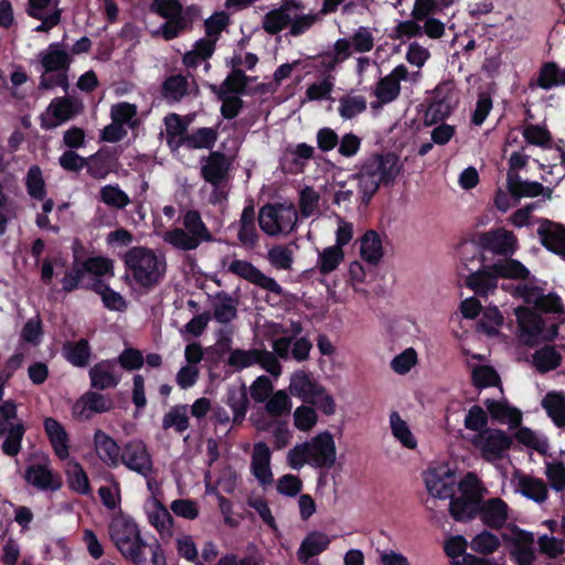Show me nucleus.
Wrapping results in <instances>:
<instances>
[{"mask_svg":"<svg viewBox=\"0 0 565 565\" xmlns=\"http://www.w3.org/2000/svg\"><path fill=\"white\" fill-rule=\"evenodd\" d=\"M25 481L43 491H56L62 487L61 478L55 476L47 465L34 463L24 471Z\"/></svg>","mask_w":565,"mask_h":565,"instance_id":"4be33fe9","label":"nucleus"},{"mask_svg":"<svg viewBox=\"0 0 565 565\" xmlns=\"http://www.w3.org/2000/svg\"><path fill=\"white\" fill-rule=\"evenodd\" d=\"M466 286L479 297H488L498 288V277L489 269V265H482L478 270L466 277Z\"/></svg>","mask_w":565,"mask_h":565,"instance_id":"c85d7f7f","label":"nucleus"},{"mask_svg":"<svg viewBox=\"0 0 565 565\" xmlns=\"http://www.w3.org/2000/svg\"><path fill=\"white\" fill-rule=\"evenodd\" d=\"M536 232L542 246L565 260V225L542 218Z\"/></svg>","mask_w":565,"mask_h":565,"instance_id":"f3484780","label":"nucleus"},{"mask_svg":"<svg viewBox=\"0 0 565 565\" xmlns=\"http://www.w3.org/2000/svg\"><path fill=\"white\" fill-rule=\"evenodd\" d=\"M109 535L121 555L135 565H167L161 545L157 541L147 545L131 518H114L109 524Z\"/></svg>","mask_w":565,"mask_h":565,"instance_id":"f257e3e1","label":"nucleus"},{"mask_svg":"<svg viewBox=\"0 0 565 565\" xmlns=\"http://www.w3.org/2000/svg\"><path fill=\"white\" fill-rule=\"evenodd\" d=\"M518 490L523 497L536 503H543L548 498L547 484L542 479L530 475H518Z\"/></svg>","mask_w":565,"mask_h":565,"instance_id":"72a5a7b5","label":"nucleus"},{"mask_svg":"<svg viewBox=\"0 0 565 565\" xmlns=\"http://www.w3.org/2000/svg\"><path fill=\"white\" fill-rule=\"evenodd\" d=\"M148 520L160 533L170 532L174 522L172 514L159 501L156 502L154 510L148 514Z\"/></svg>","mask_w":565,"mask_h":565,"instance_id":"69168bd1","label":"nucleus"},{"mask_svg":"<svg viewBox=\"0 0 565 565\" xmlns=\"http://www.w3.org/2000/svg\"><path fill=\"white\" fill-rule=\"evenodd\" d=\"M344 259V252L339 246L324 248L318 255V269L321 275L334 271Z\"/></svg>","mask_w":565,"mask_h":565,"instance_id":"3c124183","label":"nucleus"},{"mask_svg":"<svg viewBox=\"0 0 565 565\" xmlns=\"http://www.w3.org/2000/svg\"><path fill=\"white\" fill-rule=\"evenodd\" d=\"M508 504L500 498L489 499L480 503L478 516L482 523L493 530H500L508 521Z\"/></svg>","mask_w":565,"mask_h":565,"instance_id":"393cba45","label":"nucleus"},{"mask_svg":"<svg viewBox=\"0 0 565 565\" xmlns=\"http://www.w3.org/2000/svg\"><path fill=\"white\" fill-rule=\"evenodd\" d=\"M218 138V127H201L185 136L186 149L212 150Z\"/></svg>","mask_w":565,"mask_h":565,"instance_id":"ea45409f","label":"nucleus"},{"mask_svg":"<svg viewBox=\"0 0 565 565\" xmlns=\"http://www.w3.org/2000/svg\"><path fill=\"white\" fill-rule=\"evenodd\" d=\"M25 188L28 194L36 200L43 201L46 196L45 181L42 174V170L39 166L33 164L29 168L25 178Z\"/></svg>","mask_w":565,"mask_h":565,"instance_id":"8fccbe9b","label":"nucleus"},{"mask_svg":"<svg viewBox=\"0 0 565 565\" xmlns=\"http://www.w3.org/2000/svg\"><path fill=\"white\" fill-rule=\"evenodd\" d=\"M271 452L264 441L254 445L250 462V471L262 486H268L273 482V472L270 469Z\"/></svg>","mask_w":565,"mask_h":565,"instance_id":"5701e85b","label":"nucleus"},{"mask_svg":"<svg viewBox=\"0 0 565 565\" xmlns=\"http://www.w3.org/2000/svg\"><path fill=\"white\" fill-rule=\"evenodd\" d=\"M120 462L131 471L148 478L153 472V462L147 445L142 440H130L125 444Z\"/></svg>","mask_w":565,"mask_h":565,"instance_id":"4468645a","label":"nucleus"},{"mask_svg":"<svg viewBox=\"0 0 565 565\" xmlns=\"http://www.w3.org/2000/svg\"><path fill=\"white\" fill-rule=\"evenodd\" d=\"M184 228L175 227L166 233L164 241L181 250H194L202 243L213 242L214 236L196 210H188L183 215Z\"/></svg>","mask_w":565,"mask_h":565,"instance_id":"20e7f679","label":"nucleus"},{"mask_svg":"<svg viewBox=\"0 0 565 565\" xmlns=\"http://www.w3.org/2000/svg\"><path fill=\"white\" fill-rule=\"evenodd\" d=\"M82 110L81 100L66 96L56 97L50 103L46 113L40 116V126L45 130L54 129L74 118Z\"/></svg>","mask_w":565,"mask_h":565,"instance_id":"f8f14e48","label":"nucleus"},{"mask_svg":"<svg viewBox=\"0 0 565 565\" xmlns=\"http://www.w3.org/2000/svg\"><path fill=\"white\" fill-rule=\"evenodd\" d=\"M218 100H222L221 115L224 119L232 120L236 118L243 109L244 102L237 95H228L225 92H213Z\"/></svg>","mask_w":565,"mask_h":565,"instance_id":"0e129e2a","label":"nucleus"},{"mask_svg":"<svg viewBox=\"0 0 565 565\" xmlns=\"http://www.w3.org/2000/svg\"><path fill=\"white\" fill-rule=\"evenodd\" d=\"M401 93V84L392 81L387 75L382 77L375 88V96L382 104H388L395 100Z\"/></svg>","mask_w":565,"mask_h":565,"instance_id":"338daca9","label":"nucleus"},{"mask_svg":"<svg viewBox=\"0 0 565 565\" xmlns=\"http://www.w3.org/2000/svg\"><path fill=\"white\" fill-rule=\"evenodd\" d=\"M87 174L95 180H104L113 172L118 163L116 149L103 147L86 158Z\"/></svg>","mask_w":565,"mask_h":565,"instance_id":"6ab92c4d","label":"nucleus"},{"mask_svg":"<svg viewBox=\"0 0 565 565\" xmlns=\"http://www.w3.org/2000/svg\"><path fill=\"white\" fill-rule=\"evenodd\" d=\"M401 170L399 158L393 152L384 154L375 152L364 158L359 166V171L351 175L358 181L361 203L369 205L380 185L393 184Z\"/></svg>","mask_w":565,"mask_h":565,"instance_id":"f03ea898","label":"nucleus"},{"mask_svg":"<svg viewBox=\"0 0 565 565\" xmlns=\"http://www.w3.org/2000/svg\"><path fill=\"white\" fill-rule=\"evenodd\" d=\"M514 438L518 443L524 445L527 448H531L537 451L542 456H546L550 445L547 438L539 437L534 430L529 427H520L514 434Z\"/></svg>","mask_w":565,"mask_h":565,"instance_id":"603ef678","label":"nucleus"},{"mask_svg":"<svg viewBox=\"0 0 565 565\" xmlns=\"http://www.w3.org/2000/svg\"><path fill=\"white\" fill-rule=\"evenodd\" d=\"M500 545V539L488 530H483L477 534L470 543V547L481 555L493 554Z\"/></svg>","mask_w":565,"mask_h":565,"instance_id":"13d9d810","label":"nucleus"},{"mask_svg":"<svg viewBox=\"0 0 565 565\" xmlns=\"http://www.w3.org/2000/svg\"><path fill=\"white\" fill-rule=\"evenodd\" d=\"M483 404L493 420L500 424H508L510 428H518L521 425V411L511 406L508 401L487 398Z\"/></svg>","mask_w":565,"mask_h":565,"instance_id":"bb28decb","label":"nucleus"},{"mask_svg":"<svg viewBox=\"0 0 565 565\" xmlns=\"http://www.w3.org/2000/svg\"><path fill=\"white\" fill-rule=\"evenodd\" d=\"M541 405L556 427H565V393L563 391L547 392Z\"/></svg>","mask_w":565,"mask_h":565,"instance_id":"f704fd0d","label":"nucleus"},{"mask_svg":"<svg viewBox=\"0 0 565 565\" xmlns=\"http://www.w3.org/2000/svg\"><path fill=\"white\" fill-rule=\"evenodd\" d=\"M390 425L393 436L407 449H415L417 440L411 431L407 423L399 416L397 412L390 415Z\"/></svg>","mask_w":565,"mask_h":565,"instance_id":"a18cd8bd","label":"nucleus"},{"mask_svg":"<svg viewBox=\"0 0 565 565\" xmlns=\"http://www.w3.org/2000/svg\"><path fill=\"white\" fill-rule=\"evenodd\" d=\"M426 487L428 492L438 499H452L455 498V479L452 473H447V478L431 477L426 479Z\"/></svg>","mask_w":565,"mask_h":565,"instance_id":"de8ad7c7","label":"nucleus"},{"mask_svg":"<svg viewBox=\"0 0 565 565\" xmlns=\"http://www.w3.org/2000/svg\"><path fill=\"white\" fill-rule=\"evenodd\" d=\"M545 476L556 492L565 490V466L562 461L546 462Z\"/></svg>","mask_w":565,"mask_h":565,"instance_id":"774afa93","label":"nucleus"},{"mask_svg":"<svg viewBox=\"0 0 565 565\" xmlns=\"http://www.w3.org/2000/svg\"><path fill=\"white\" fill-rule=\"evenodd\" d=\"M66 476L68 486L73 491L79 494H87L90 492L88 476L79 462L75 460L70 461Z\"/></svg>","mask_w":565,"mask_h":565,"instance_id":"49530a36","label":"nucleus"},{"mask_svg":"<svg viewBox=\"0 0 565 565\" xmlns=\"http://www.w3.org/2000/svg\"><path fill=\"white\" fill-rule=\"evenodd\" d=\"M510 533L502 534L504 547L515 565H534L536 561L534 533L516 524L509 527Z\"/></svg>","mask_w":565,"mask_h":565,"instance_id":"6e6552de","label":"nucleus"},{"mask_svg":"<svg viewBox=\"0 0 565 565\" xmlns=\"http://www.w3.org/2000/svg\"><path fill=\"white\" fill-rule=\"evenodd\" d=\"M512 444L513 438L498 428L484 429L472 439V445L481 451L482 458L489 462L502 460Z\"/></svg>","mask_w":565,"mask_h":565,"instance_id":"9d476101","label":"nucleus"},{"mask_svg":"<svg viewBox=\"0 0 565 565\" xmlns=\"http://www.w3.org/2000/svg\"><path fill=\"white\" fill-rule=\"evenodd\" d=\"M227 271L277 296L282 295V287L274 278L266 276L248 260H232L227 266Z\"/></svg>","mask_w":565,"mask_h":565,"instance_id":"2eb2a0df","label":"nucleus"},{"mask_svg":"<svg viewBox=\"0 0 565 565\" xmlns=\"http://www.w3.org/2000/svg\"><path fill=\"white\" fill-rule=\"evenodd\" d=\"M99 201L117 210H122L130 204V198L118 184L102 186L99 190Z\"/></svg>","mask_w":565,"mask_h":565,"instance_id":"09e8293b","label":"nucleus"},{"mask_svg":"<svg viewBox=\"0 0 565 565\" xmlns=\"http://www.w3.org/2000/svg\"><path fill=\"white\" fill-rule=\"evenodd\" d=\"M277 203H267L259 209V227L269 236H275L281 233V227L277 225Z\"/></svg>","mask_w":565,"mask_h":565,"instance_id":"6e6d98bb","label":"nucleus"},{"mask_svg":"<svg viewBox=\"0 0 565 565\" xmlns=\"http://www.w3.org/2000/svg\"><path fill=\"white\" fill-rule=\"evenodd\" d=\"M260 349H234L227 359V364L235 371H242L253 365H258Z\"/></svg>","mask_w":565,"mask_h":565,"instance_id":"5fc2aeb1","label":"nucleus"},{"mask_svg":"<svg viewBox=\"0 0 565 565\" xmlns=\"http://www.w3.org/2000/svg\"><path fill=\"white\" fill-rule=\"evenodd\" d=\"M85 265L83 260H79L78 257H74V262L72 267L65 271L64 277L61 280L62 290L66 294H70L76 289H84L85 285L83 279L87 271L84 269Z\"/></svg>","mask_w":565,"mask_h":565,"instance_id":"c03bdc74","label":"nucleus"},{"mask_svg":"<svg viewBox=\"0 0 565 565\" xmlns=\"http://www.w3.org/2000/svg\"><path fill=\"white\" fill-rule=\"evenodd\" d=\"M26 427L18 418V407L13 399L0 404V437H4L1 449L9 457L19 455Z\"/></svg>","mask_w":565,"mask_h":565,"instance_id":"423d86ee","label":"nucleus"},{"mask_svg":"<svg viewBox=\"0 0 565 565\" xmlns=\"http://www.w3.org/2000/svg\"><path fill=\"white\" fill-rule=\"evenodd\" d=\"M507 189L510 195L520 201L522 198H536L544 191L537 181L522 180L519 173H507Z\"/></svg>","mask_w":565,"mask_h":565,"instance_id":"473e14b6","label":"nucleus"},{"mask_svg":"<svg viewBox=\"0 0 565 565\" xmlns=\"http://www.w3.org/2000/svg\"><path fill=\"white\" fill-rule=\"evenodd\" d=\"M360 254L363 260L370 265H377L383 257V246L379 233L369 230L360 242Z\"/></svg>","mask_w":565,"mask_h":565,"instance_id":"c9c22d12","label":"nucleus"},{"mask_svg":"<svg viewBox=\"0 0 565 565\" xmlns=\"http://www.w3.org/2000/svg\"><path fill=\"white\" fill-rule=\"evenodd\" d=\"M125 371L131 372L140 370L145 364V356L139 349L125 348L117 358L110 359Z\"/></svg>","mask_w":565,"mask_h":565,"instance_id":"bf43d9fd","label":"nucleus"},{"mask_svg":"<svg viewBox=\"0 0 565 565\" xmlns=\"http://www.w3.org/2000/svg\"><path fill=\"white\" fill-rule=\"evenodd\" d=\"M291 22L289 13H282V10L273 9L263 18V29L270 35L281 32Z\"/></svg>","mask_w":565,"mask_h":565,"instance_id":"052dcab7","label":"nucleus"},{"mask_svg":"<svg viewBox=\"0 0 565 565\" xmlns=\"http://www.w3.org/2000/svg\"><path fill=\"white\" fill-rule=\"evenodd\" d=\"M534 308L544 313H564L562 298L556 292H539L534 300Z\"/></svg>","mask_w":565,"mask_h":565,"instance_id":"e2e57ef3","label":"nucleus"},{"mask_svg":"<svg viewBox=\"0 0 565 565\" xmlns=\"http://www.w3.org/2000/svg\"><path fill=\"white\" fill-rule=\"evenodd\" d=\"M62 355L73 366L81 369L88 366L92 358L89 341L85 338L77 341H65L62 345Z\"/></svg>","mask_w":565,"mask_h":565,"instance_id":"2f4dec72","label":"nucleus"},{"mask_svg":"<svg viewBox=\"0 0 565 565\" xmlns=\"http://www.w3.org/2000/svg\"><path fill=\"white\" fill-rule=\"evenodd\" d=\"M252 78L241 68L232 70L220 86L212 85V92H225V94H235L237 96L247 93V86Z\"/></svg>","mask_w":565,"mask_h":565,"instance_id":"4c0bfd02","label":"nucleus"},{"mask_svg":"<svg viewBox=\"0 0 565 565\" xmlns=\"http://www.w3.org/2000/svg\"><path fill=\"white\" fill-rule=\"evenodd\" d=\"M309 454V466L316 469H331L337 460V447L329 430L319 433L310 440L305 441Z\"/></svg>","mask_w":565,"mask_h":565,"instance_id":"9b49d317","label":"nucleus"},{"mask_svg":"<svg viewBox=\"0 0 565 565\" xmlns=\"http://www.w3.org/2000/svg\"><path fill=\"white\" fill-rule=\"evenodd\" d=\"M321 387L322 385L306 371H297L291 375L289 391L305 403L311 402L317 393H321Z\"/></svg>","mask_w":565,"mask_h":565,"instance_id":"c756f323","label":"nucleus"},{"mask_svg":"<svg viewBox=\"0 0 565 565\" xmlns=\"http://www.w3.org/2000/svg\"><path fill=\"white\" fill-rule=\"evenodd\" d=\"M201 168V175L205 182L217 186L226 178L230 170V159L221 151H211Z\"/></svg>","mask_w":565,"mask_h":565,"instance_id":"b1692460","label":"nucleus"},{"mask_svg":"<svg viewBox=\"0 0 565 565\" xmlns=\"http://www.w3.org/2000/svg\"><path fill=\"white\" fill-rule=\"evenodd\" d=\"M339 103L338 111L343 119H352L366 110V98L361 95H344Z\"/></svg>","mask_w":565,"mask_h":565,"instance_id":"864d4df0","label":"nucleus"},{"mask_svg":"<svg viewBox=\"0 0 565 565\" xmlns=\"http://www.w3.org/2000/svg\"><path fill=\"white\" fill-rule=\"evenodd\" d=\"M536 85L546 90L565 85V70H561L554 62L544 63L540 68Z\"/></svg>","mask_w":565,"mask_h":565,"instance_id":"37998d69","label":"nucleus"},{"mask_svg":"<svg viewBox=\"0 0 565 565\" xmlns=\"http://www.w3.org/2000/svg\"><path fill=\"white\" fill-rule=\"evenodd\" d=\"M330 543V537L323 532L312 531L308 533L298 548V561L301 564H307L310 558L324 552Z\"/></svg>","mask_w":565,"mask_h":565,"instance_id":"7c9ffc66","label":"nucleus"},{"mask_svg":"<svg viewBox=\"0 0 565 565\" xmlns=\"http://www.w3.org/2000/svg\"><path fill=\"white\" fill-rule=\"evenodd\" d=\"M161 90L166 99L181 102L189 94V81L182 74L170 75L163 81Z\"/></svg>","mask_w":565,"mask_h":565,"instance_id":"79ce46f5","label":"nucleus"},{"mask_svg":"<svg viewBox=\"0 0 565 565\" xmlns=\"http://www.w3.org/2000/svg\"><path fill=\"white\" fill-rule=\"evenodd\" d=\"M162 428L164 430L173 429L182 435L190 428L189 406L186 404H177L172 406L162 418Z\"/></svg>","mask_w":565,"mask_h":565,"instance_id":"e433bc0d","label":"nucleus"},{"mask_svg":"<svg viewBox=\"0 0 565 565\" xmlns=\"http://www.w3.org/2000/svg\"><path fill=\"white\" fill-rule=\"evenodd\" d=\"M489 269L497 275L498 280L500 278L511 280H536L535 277L531 275L529 268L512 256L498 259L489 265Z\"/></svg>","mask_w":565,"mask_h":565,"instance_id":"a878e982","label":"nucleus"},{"mask_svg":"<svg viewBox=\"0 0 565 565\" xmlns=\"http://www.w3.org/2000/svg\"><path fill=\"white\" fill-rule=\"evenodd\" d=\"M114 408L113 399L99 392L88 391L74 404L73 413L82 419H89L92 414H103Z\"/></svg>","mask_w":565,"mask_h":565,"instance_id":"a211bd4d","label":"nucleus"},{"mask_svg":"<svg viewBox=\"0 0 565 565\" xmlns=\"http://www.w3.org/2000/svg\"><path fill=\"white\" fill-rule=\"evenodd\" d=\"M216 298L218 302L214 306V319L223 324L231 322L237 316L233 298L224 291L218 292Z\"/></svg>","mask_w":565,"mask_h":565,"instance_id":"4d7b16f0","label":"nucleus"},{"mask_svg":"<svg viewBox=\"0 0 565 565\" xmlns=\"http://www.w3.org/2000/svg\"><path fill=\"white\" fill-rule=\"evenodd\" d=\"M458 104V97L452 82H443L434 90L433 102L427 108L426 118L431 124L446 119Z\"/></svg>","mask_w":565,"mask_h":565,"instance_id":"ddd939ff","label":"nucleus"},{"mask_svg":"<svg viewBox=\"0 0 565 565\" xmlns=\"http://www.w3.org/2000/svg\"><path fill=\"white\" fill-rule=\"evenodd\" d=\"M562 361V354L553 345H544L532 355V363L541 374L556 370Z\"/></svg>","mask_w":565,"mask_h":565,"instance_id":"58836bf2","label":"nucleus"},{"mask_svg":"<svg viewBox=\"0 0 565 565\" xmlns=\"http://www.w3.org/2000/svg\"><path fill=\"white\" fill-rule=\"evenodd\" d=\"M225 404L233 411V423L241 424L246 415L248 397L245 386L230 387L226 393Z\"/></svg>","mask_w":565,"mask_h":565,"instance_id":"a19ab883","label":"nucleus"},{"mask_svg":"<svg viewBox=\"0 0 565 565\" xmlns=\"http://www.w3.org/2000/svg\"><path fill=\"white\" fill-rule=\"evenodd\" d=\"M124 263L141 288H153L166 274V262L160 260L151 248L145 246L130 247L124 255Z\"/></svg>","mask_w":565,"mask_h":565,"instance_id":"7ed1b4c3","label":"nucleus"},{"mask_svg":"<svg viewBox=\"0 0 565 565\" xmlns=\"http://www.w3.org/2000/svg\"><path fill=\"white\" fill-rule=\"evenodd\" d=\"M115 367L110 359L94 364L88 371L90 387L97 391L115 388L121 381V375L114 372Z\"/></svg>","mask_w":565,"mask_h":565,"instance_id":"412c9836","label":"nucleus"},{"mask_svg":"<svg viewBox=\"0 0 565 565\" xmlns=\"http://www.w3.org/2000/svg\"><path fill=\"white\" fill-rule=\"evenodd\" d=\"M471 382L477 388H486L498 385L500 376L492 366L478 365L472 370Z\"/></svg>","mask_w":565,"mask_h":565,"instance_id":"680f3d73","label":"nucleus"},{"mask_svg":"<svg viewBox=\"0 0 565 565\" xmlns=\"http://www.w3.org/2000/svg\"><path fill=\"white\" fill-rule=\"evenodd\" d=\"M43 428L54 455L66 460L70 457V436L65 427L54 417H45Z\"/></svg>","mask_w":565,"mask_h":565,"instance_id":"aec40b11","label":"nucleus"},{"mask_svg":"<svg viewBox=\"0 0 565 565\" xmlns=\"http://www.w3.org/2000/svg\"><path fill=\"white\" fill-rule=\"evenodd\" d=\"M94 446L98 458L109 467H117L120 463L122 449L117 441L102 429L94 433Z\"/></svg>","mask_w":565,"mask_h":565,"instance_id":"cd10ccee","label":"nucleus"},{"mask_svg":"<svg viewBox=\"0 0 565 565\" xmlns=\"http://www.w3.org/2000/svg\"><path fill=\"white\" fill-rule=\"evenodd\" d=\"M40 63L44 71L40 77V90H49L56 86L68 88L67 72L72 58L66 51L61 50L60 43H51L46 51L41 52Z\"/></svg>","mask_w":565,"mask_h":565,"instance_id":"39448f33","label":"nucleus"},{"mask_svg":"<svg viewBox=\"0 0 565 565\" xmlns=\"http://www.w3.org/2000/svg\"><path fill=\"white\" fill-rule=\"evenodd\" d=\"M515 317L520 330V338L527 345H535L539 338L552 342L558 335V324L552 323L550 327H546L542 316L531 308H516Z\"/></svg>","mask_w":565,"mask_h":565,"instance_id":"0eeeda50","label":"nucleus"},{"mask_svg":"<svg viewBox=\"0 0 565 565\" xmlns=\"http://www.w3.org/2000/svg\"><path fill=\"white\" fill-rule=\"evenodd\" d=\"M461 494L455 497L449 503V513L457 522H469L478 516L481 495L473 489H467L465 483H459Z\"/></svg>","mask_w":565,"mask_h":565,"instance_id":"dca6fc26","label":"nucleus"},{"mask_svg":"<svg viewBox=\"0 0 565 565\" xmlns=\"http://www.w3.org/2000/svg\"><path fill=\"white\" fill-rule=\"evenodd\" d=\"M473 243L481 252L501 257L513 256L519 248L516 235L503 226L476 233Z\"/></svg>","mask_w":565,"mask_h":565,"instance_id":"1a4fd4ad","label":"nucleus"}]
</instances>
